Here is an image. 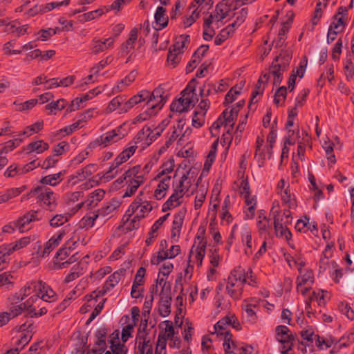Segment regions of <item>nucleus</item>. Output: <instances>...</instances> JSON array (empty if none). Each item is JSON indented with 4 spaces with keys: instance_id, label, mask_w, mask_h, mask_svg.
Wrapping results in <instances>:
<instances>
[{
    "instance_id": "f257e3e1",
    "label": "nucleus",
    "mask_w": 354,
    "mask_h": 354,
    "mask_svg": "<svg viewBox=\"0 0 354 354\" xmlns=\"http://www.w3.org/2000/svg\"><path fill=\"white\" fill-rule=\"evenodd\" d=\"M32 292H35L32 297H37L40 300L37 305L40 304L41 306H43V302L51 303L57 300V295L55 292L42 281L27 282L17 293L12 296V300L21 302Z\"/></svg>"
},
{
    "instance_id": "f03ea898",
    "label": "nucleus",
    "mask_w": 354,
    "mask_h": 354,
    "mask_svg": "<svg viewBox=\"0 0 354 354\" xmlns=\"http://www.w3.org/2000/svg\"><path fill=\"white\" fill-rule=\"evenodd\" d=\"M10 305L8 311L6 313L10 318H14L21 315L24 311H26L30 317H37L45 315L47 313L46 306H41L40 304L37 305L40 300L35 297H30L25 302H17L12 300V297L9 298Z\"/></svg>"
},
{
    "instance_id": "7ed1b4c3",
    "label": "nucleus",
    "mask_w": 354,
    "mask_h": 354,
    "mask_svg": "<svg viewBox=\"0 0 354 354\" xmlns=\"http://www.w3.org/2000/svg\"><path fill=\"white\" fill-rule=\"evenodd\" d=\"M245 284V268L235 267L225 280V293L234 300L241 299Z\"/></svg>"
},
{
    "instance_id": "20e7f679",
    "label": "nucleus",
    "mask_w": 354,
    "mask_h": 354,
    "mask_svg": "<svg viewBox=\"0 0 354 354\" xmlns=\"http://www.w3.org/2000/svg\"><path fill=\"white\" fill-rule=\"evenodd\" d=\"M274 219V228L277 237L285 239L287 241L291 239L292 234L288 225L291 223L292 218L288 209L280 211L273 206L270 211Z\"/></svg>"
},
{
    "instance_id": "39448f33",
    "label": "nucleus",
    "mask_w": 354,
    "mask_h": 354,
    "mask_svg": "<svg viewBox=\"0 0 354 354\" xmlns=\"http://www.w3.org/2000/svg\"><path fill=\"white\" fill-rule=\"evenodd\" d=\"M138 146L136 142H129L127 147L115 158L108 170L104 172L100 179L108 182L114 178L120 171V166L126 162L136 152Z\"/></svg>"
},
{
    "instance_id": "423d86ee",
    "label": "nucleus",
    "mask_w": 354,
    "mask_h": 354,
    "mask_svg": "<svg viewBox=\"0 0 354 354\" xmlns=\"http://www.w3.org/2000/svg\"><path fill=\"white\" fill-rule=\"evenodd\" d=\"M123 179L126 180L127 188L122 196L123 198L134 195L138 188L146 181V178L138 169V167H132L123 174Z\"/></svg>"
},
{
    "instance_id": "0eeeda50",
    "label": "nucleus",
    "mask_w": 354,
    "mask_h": 354,
    "mask_svg": "<svg viewBox=\"0 0 354 354\" xmlns=\"http://www.w3.org/2000/svg\"><path fill=\"white\" fill-rule=\"evenodd\" d=\"M198 99L195 93L194 86H191V82L181 92V97L173 102L171 104V110L179 113L187 111L191 106L198 102Z\"/></svg>"
},
{
    "instance_id": "6e6552de",
    "label": "nucleus",
    "mask_w": 354,
    "mask_h": 354,
    "mask_svg": "<svg viewBox=\"0 0 354 354\" xmlns=\"http://www.w3.org/2000/svg\"><path fill=\"white\" fill-rule=\"evenodd\" d=\"M30 194L36 197L37 203L53 211L57 206L56 194L48 187L38 186L30 191Z\"/></svg>"
},
{
    "instance_id": "1a4fd4ad",
    "label": "nucleus",
    "mask_w": 354,
    "mask_h": 354,
    "mask_svg": "<svg viewBox=\"0 0 354 354\" xmlns=\"http://www.w3.org/2000/svg\"><path fill=\"white\" fill-rule=\"evenodd\" d=\"M124 137V134L122 133V127L120 126L97 137L96 139L89 143L87 149H93L97 147L104 148L118 142Z\"/></svg>"
},
{
    "instance_id": "9d476101",
    "label": "nucleus",
    "mask_w": 354,
    "mask_h": 354,
    "mask_svg": "<svg viewBox=\"0 0 354 354\" xmlns=\"http://www.w3.org/2000/svg\"><path fill=\"white\" fill-rule=\"evenodd\" d=\"M143 195L144 191H140L131 203L127 211L129 216L136 214L137 219H141L145 218L152 210L153 207L151 202L143 200L142 198Z\"/></svg>"
},
{
    "instance_id": "9b49d317",
    "label": "nucleus",
    "mask_w": 354,
    "mask_h": 354,
    "mask_svg": "<svg viewBox=\"0 0 354 354\" xmlns=\"http://www.w3.org/2000/svg\"><path fill=\"white\" fill-rule=\"evenodd\" d=\"M233 316H226L219 320L213 327L214 330L211 331V335H216L217 337H223V344L225 352H230L232 334L227 330V326L232 324Z\"/></svg>"
},
{
    "instance_id": "f8f14e48",
    "label": "nucleus",
    "mask_w": 354,
    "mask_h": 354,
    "mask_svg": "<svg viewBox=\"0 0 354 354\" xmlns=\"http://www.w3.org/2000/svg\"><path fill=\"white\" fill-rule=\"evenodd\" d=\"M120 205L121 202L118 199L113 198L109 201L105 202L96 213H93L92 216L88 218H84L83 220H85V223H86L87 225L93 226L94 221L97 217L113 216V214L118 210Z\"/></svg>"
},
{
    "instance_id": "ddd939ff",
    "label": "nucleus",
    "mask_w": 354,
    "mask_h": 354,
    "mask_svg": "<svg viewBox=\"0 0 354 354\" xmlns=\"http://www.w3.org/2000/svg\"><path fill=\"white\" fill-rule=\"evenodd\" d=\"M275 338L281 344V354H291L294 345L295 337L289 328L283 325H280L275 328Z\"/></svg>"
},
{
    "instance_id": "4468645a",
    "label": "nucleus",
    "mask_w": 354,
    "mask_h": 354,
    "mask_svg": "<svg viewBox=\"0 0 354 354\" xmlns=\"http://www.w3.org/2000/svg\"><path fill=\"white\" fill-rule=\"evenodd\" d=\"M253 0H226L225 3H218L215 8L213 15L215 21L219 22L227 17L231 18L232 9H236L245 2H252Z\"/></svg>"
},
{
    "instance_id": "2eb2a0df",
    "label": "nucleus",
    "mask_w": 354,
    "mask_h": 354,
    "mask_svg": "<svg viewBox=\"0 0 354 354\" xmlns=\"http://www.w3.org/2000/svg\"><path fill=\"white\" fill-rule=\"evenodd\" d=\"M158 283L161 287L159 304L160 314L162 317H167L171 312V286L170 284L167 282L166 279L164 278L158 279Z\"/></svg>"
},
{
    "instance_id": "dca6fc26",
    "label": "nucleus",
    "mask_w": 354,
    "mask_h": 354,
    "mask_svg": "<svg viewBox=\"0 0 354 354\" xmlns=\"http://www.w3.org/2000/svg\"><path fill=\"white\" fill-rule=\"evenodd\" d=\"M72 230L71 225L68 224L64 225L56 234H55L46 243L43 251L41 253V257L44 258L49 255V254L59 245L64 236L68 234Z\"/></svg>"
},
{
    "instance_id": "f3484780",
    "label": "nucleus",
    "mask_w": 354,
    "mask_h": 354,
    "mask_svg": "<svg viewBox=\"0 0 354 354\" xmlns=\"http://www.w3.org/2000/svg\"><path fill=\"white\" fill-rule=\"evenodd\" d=\"M161 135V130L160 129L153 128L150 127H145L141 131L138 132L137 136L131 142H136V145L142 142V145H150L155 140H156Z\"/></svg>"
},
{
    "instance_id": "a211bd4d",
    "label": "nucleus",
    "mask_w": 354,
    "mask_h": 354,
    "mask_svg": "<svg viewBox=\"0 0 354 354\" xmlns=\"http://www.w3.org/2000/svg\"><path fill=\"white\" fill-rule=\"evenodd\" d=\"M289 66L288 59L284 57H277L272 62L270 67V73L274 77V84H279L283 79V74L288 70Z\"/></svg>"
},
{
    "instance_id": "6ab92c4d",
    "label": "nucleus",
    "mask_w": 354,
    "mask_h": 354,
    "mask_svg": "<svg viewBox=\"0 0 354 354\" xmlns=\"http://www.w3.org/2000/svg\"><path fill=\"white\" fill-rule=\"evenodd\" d=\"M165 92L164 88L159 86L153 90L152 93H149V97L147 101V109H151V114L160 110L166 102V97L164 96Z\"/></svg>"
},
{
    "instance_id": "aec40b11",
    "label": "nucleus",
    "mask_w": 354,
    "mask_h": 354,
    "mask_svg": "<svg viewBox=\"0 0 354 354\" xmlns=\"http://www.w3.org/2000/svg\"><path fill=\"white\" fill-rule=\"evenodd\" d=\"M43 212L41 210H30L26 212L21 217L19 218L13 225L19 230V232H23L26 230V227L32 221H40L42 219Z\"/></svg>"
},
{
    "instance_id": "412c9836",
    "label": "nucleus",
    "mask_w": 354,
    "mask_h": 354,
    "mask_svg": "<svg viewBox=\"0 0 354 354\" xmlns=\"http://www.w3.org/2000/svg\"><path fill=\"white\" fill-rule=\"evenodd\" d=\"M34 326L32 323L26 322L19 326V335L17 339L15 344L16 348L19 351L22 350L24 347L30 341L32 335Z\"/></svg>"
},
{
    "instance_id": "4be33fe9",
    "label": "nucleus",
    "mask_w": 354,
    "mask_h": 354,
    "mask_svg": "<svg viewBox=\"0 0 354 354\" xmlns=\"http://www.w3.org/2000/svg\"><path fill=\"white\" fill-rule=\"evenodd\" d=\"M145 331L138 330L136 338L135 354H153V346L150 339L147 338Z\"/></svg>"
},
{
    "instance_id": "5701e85b",
    "label": "nucleus",
    "mask_w": 354,
    "mask_h": 354,
    "mask_svg": "<svg viewBox=\"0 0 354 354\" xmlns=\"http://www.w3.org/2000/svg\"><path fill=\"white\" fill-rule=\"evenodd\" d=\"M115 42V37H110L104 39V40L95 37L91 44V53L94 55L99 54L104 52L106 50L111 48Z\"/></svg>"
},
{
    "instance_id": "b1692460",
    "label": "nucleus",
    "mask_w": 354,
    "mask_h": 354,
    "mask_svg": "<svg viewBox=\"0 0 354 354\" xmlns=\"http://www.w3.org/2000/svg\"><path fill=\"white\" fill-rule=\"evenodd\" d=\"M180 252V248L178 245H172L169 250L158 252L151 258L152 265H158L160 262L167 259H173L178 256Z\"/></svg>"
},
{
    "instance_id": "393cba45",
    "label": "nucleus",
    "mask_w": 354,
    "mask_h": 354,
    "mask_svg": "<svg viewBox=\"0 0 354 354\" xmlns=\"http://www.w3.org/2000/svg\"><path fill=\"white\" fill-rule=\"evenodd\" d=\"M257 228L260 236L268 235L272 229L270 218L266 215V212L261 209L258 212Z\"/></svg>"
},
{
    "instance_id": "a878e982",
    "label": "nucleus",
    "mask_w": 354,
    "mask_h": 354,
    "mask_svg": "<svg viewBox=\"0 0 354 354\" xmlns=\"http://www.w3.org/2000/svg\"><path fill=\"white\" fill-rule=\"evenodd\" d=\"M241 242L245 247V254L247 256L252 255L256 247V241L252 240V232L248 227L243 228L241 232Z\"/></svg>"
},
{
    "instance_id": "bb28decb",
    "label": "nucleus",
    "mask_w": 354,
    "mask_h": 354,
    "mask_svg": "<svg viewBox=\"0 0 354 354\" xmlns=\"http://www.w3.org/2000/svg\"><path fill=\"white\" fill-rule=\"evenodd\" d=\"M197 239L198 241V245L194 249L191 251L192 255H190L189 258H192L193 257L196 261L198 266L202 265L203 259L205 254V249L207 245V241L203 236H197Z\"/></svg>"
},
{
    "instance_id": "cd10ccee",
    "label": "nucleus",
    "mask_w": 354,
    "mask_h": 354,
    "mask_svg": "<svg viewBox=\"0 0 354 354\" xmlns=\"http://www.w3.org/2000/svg\"><path fill=\"white\" fill-rule=\"evenodd\" d=\"M155 180L158 181V185L154 190L153 196L156 200H161L166 196L169 188L171 178L163 177L162 179L155 177Z\"/></svg>"
},
{
    "instance_id": "c85d7f7f",
    "label": "nucleus",
    "mask_w": 354,
    "mask_h": 354,
    "mask_svg": "<svg viewBox=\"0 0 354 354\" xmlns=\"http://www.w3.org/2000/svg\"><path fill=\"white\" fill-rule=\"evenodd\" d=\"M173 187L176 190H180L183 196L185 195L189 196L194 191V187H192V180L185 174L183 175L178 183L174 185Z\"/></svg>"
},
{
    "instance_id": "c756f323",
    "label": "nucleus",
    "mask_w": 354,
    "mask_h": 354,
    "mask_svg": "<svg viewBox=\"0 0 354 354\" xmlns=\"http://www.w3.org/2000/svg\"><path fill=\"white\" fill-rule=\"evenodd\" d=\"M185 124V122L183 120H179L178 121L177 124L174 126L171 129V131L168 133L169 136L167 141L165 142V147H161L160 152H162L163 150H165L166 148H168L180 136H181Z\"/></svg>"
},
{
    "instance_id": "7c9ffc66",
    "label": "nucleus",
    "mask_w": 354,
    "mask_h": 354,
    "mask_svg": "<svg viewBox=\"0 0 354 354\" xmlns=\"http://www.w3.org/2000/svg\"><path fill=\"white\" fill-rule=\"evenodd\" d=\"M97 168V167L95 164H89L84 168L77 170L75 175L71 176L70 180H74L73 184H75L79 181H82L95 172Z\"/></svg>"
},
{
    "instance_id": "2f4dec72",
    "label": "nucleus",
    "mask_w": 354,
    "mask_h": 354,
    "mask_svg": "<svg viewBox=\"0 0 354 354\" xmlns=\"http://www.w3.org/2000/svg\"><path fill=\"white\" fill-rule=\"evenodd\" d=\"M149 97V92L147 90H142L139 92L138 94L131 97L129 100L125 101L124 105L122 106V111H128L133 106L140 103L144 101H147L148 97Z\"/></svg>"
},
{
    "instance_id": "473e14b6",
    "label": "nucleus",
    "mask_w": 354,
    "mask_h": 354,
    "mask_svg": "<svg viewBox=\"0 0 354 354\" xmlns=\"http://www.w3.org/2000/svg\"><path fill=\"white\" fill-rule=\"evenodd\" d=\"M174 192L167 201L162 205V211L166 212L167 210L176 208L180 205L183 203L182 192L180 190H176L173 187Z\"/></svg>"
},
{
    "instance_id": "72a5a7b5",
    "label": "nucleus",
    "mask_w": 354,
    "mask_h": 354,
    "mask_svg": "<svg viewBox=\"0 0 354 354\" xmlns=\"http://www.w3.org/2000/svg\"><path fill=\"white\" fill-rule=\"evenodd\" d=\"M138 29L137 28H133L131 30L127 40L121 46L122 53L128 54L135 48L138 37Z\"/></svg>"
},
{
    "instance_id": "f704fd0d",
    "label": "nucleus",
    "mask_w": 354,
    "mask_h": 354,
    "mask_svg": "<svg viewBox=\"0 0 354 354\" xmlns=\"http://www.w3.org/2000/svg\"><path fill=\"white\" fill-rule=\"evenodd\" d=\"M85 265L82 263H77L70 270V272L65 277L64 282L68 283L84 273Z\"/></svg>"
},
{
    "instance_id": "c9c22d12",
    "label": "nucleus",
    "mask_w": 354,
    "mask_h": 354,
    "mask_svg": "<svg viewBox=\"0 0 354 354\" xmlns=\"http://www.w3.org/2000/svg\"><path fill=\"white\" fill-rule=\"evenodd\" d=\"M125 102V97L123 95H118L113 98L109 103L106 108V112L107 113H112L116 110H118L119 113H126L127 111H122V108Z\"/></svg>"
},
{
    "instance_id": "e433bc0d",
    "label": "nucleus",
    "mask_w": 354,
    "mask_h": 354,
    "mask_svg": "<svg viewBox=\"0 0 354 354\" xmlns=\"http://www.w3.org/2000/svg\"><path fill=\"white\" fill-rule=\"evenodd\" d=\"M255 306V304L246 303L245 301L242 305V309L244 311L243 317L246 321L251 324H255L257 320V316L254 310Z\"/></svg>"
},
{
    "instance_id": "4c0bfd02",
    "label": "nucleus",
    "mask_w": 354,
    "mask_h": 354,
    "mask_svg": "<svg viewBox=\"0 0 354 354\" xmlns=\"http://www.w3.org/2000/svg\"><path fill=\"white\" fill-rule=\"evenodd\" d=\"M104 189H97L88 195L85 203L88 207H95L104 198Z\"/></svg>"
},
{
    "instance_id": "58836bf2",
    "label": "nucleus",
    "mask_w": 354,
    "mask_h": 354,
    "mask_svg": "<svg viewBox=\"0 0 354 354\" xmlns=\"http://www.w3.org/2000/svg\"><path fill=\"white\" fill-rule=\"evenodd\" d=\"M218 147V140L214 141L212 146L211 149L207 156L206 160L204 164V167L202 171V174H204L205 172L208 173L212 163L214 162L215 158H216V154Z\"/></svg>"
},
{
    "instance_id": "ea45409f",
    "label": "nucleus",
    "mask_w": 354,
    "mask_h": 354,
    "mask_svg": "<svg viewBox=\"0 0 354 354\" xmlns=\"http://www.w3.org/2000/svg\"><path fill=\"white\" fill-rule=\"evenodd\" d=\"M48 144L40 140L29 143L25 148V150L27 153L36 152L39 154L48 149Z\"/></svg>"
},
{
    "instance_id": "a19ab883",
    "label": "nucleus",
    "mask_w": 354,
    "mask_h": 354,
    "mask_svg": "<svg viewBox=\"0 0 354 354\" xmlns=\"http://www.w3.org/2000/svg\"><path fill=\"white\" fill-rule=\"evenodd\" d=\"M165 12L166 10L163 7L158 6L157 8L154 18L158 29H162L168 24V17L166 15Z\"/></svg>"
},
{
    "instance_id": "79ce46f5",
    "label": "nucleus",
    "mask_w": 354,
    "mask_h": 354,
    "mask_svg": "<svg viewBox=\"0 0 354 354\" xmlns=\"http://www.w3.org/2000/svg\"><path fill=\"white\" fill-rule=\"evenodd\" d=\"M253 350L250 345H236L232 339L230 352H225V354H252Z\"/></svg>"
},
{
    "instance_id": "37998d69",
    "label": "nucleus",
    "mask_w": 354,
    "mask_h": 354,
    "mask_svg": "<svg viewBox=\"0 0 354 354\" xmlns=\"http://www.w3.org/2000/svg\"><path fill=\"white\" fill-rule=\"evenodd\" d=\"M281 196V199L285 205L290 209H295L297 207V202L295 195L290 192V188L283 189V192L279 193Z\"/></svg>"
},
{
    "instance_id": "c03bdc74",
    "label": "nucleus",
    "mask_w": 354,
    "mask_h": 354,
    "mask_svg": "<svg viewBox=\"0 0 354 354\" xmlns=\"http://www.w3.org/2000/svg\"><path fill=\"white\" fill-rule=\"evenodd\" d=\"M64 174L65 171H62L54 174L46 176L40 180V183L43 185L56 186L63 180Z\"/></svg>"
},
{
    "instance_id": "a18cd8bd",
    "label": "nucleus",
    "mask_w": 354,
    "mask_h": 354,
    "mask_svg": "<svg viewBox=\"0 0 354 354\" xmlns=\"http://www.w3.org/2000/svg\"><path fill=\"white\" fill-rule=\"evenodd\" d=\"M236 9H232V17H234L235 20L233 23L229 24L232 28L234 30L239 27L245 20L248 16V9L246 8H243L237 12H234Z\"/></svg>"
},
{
    "instance_id": "49530a36",
    "label": "nucleus",
    "mask_w": 354,
    "mask_h": 354,
    "mask_svg": "<svg viewBox=\"0 0 354 354\" xmlns=\"http://www.w3.org/2000/svg\"><path fill=\"white\" fill-rule=\"evenodd\" d=\"M43 127H44V122L42 120L37 121L31 125L27 126L24 129V131H21L18 134V136L21 137V136H24L26 138H28L30 136L40 131L43 129Z\"/></svg>"
},
{
    "instance_id": "de8ad7c7",
    "label": "nucleus",
    "mask_w": 354,
    "mask_h": 354,
    "mask_svg": "<svg viewBox=\"0 0 354 354\" xmlns=\"http://www.w3.org/2000/svg\"><path fill=\"white\" fill-rule=\"evenodd\" d=\"M313 282L314 275L311 270H305L303 273L300 271V275L297 279V283H299V286H310Z\"/></svg>"
},
{
    "instance_id": "09e8293b",
    "label": "nucleus",
    "mask_w": 354,
    "mask_h": 354,
    "mask_svg": "<svg viewBox=\"0 0 354 354\" xmlns=\"http://www.w3.org/2000/svg\"><path fill=\"white\" fill-rule=\"evenodd\" d=\"M70 217L68 213L56 214L49 219V225L53 228L62 226L68 221Z\"/></svg>"
},
{
    "instance_id": "8fccbe9b",
    "label": "nucleus",
    "mask_w": 354,
    "mask_h": 354,
    "mask_svg": "<svg viewBox=\"0 0 354 354\" xmlns=\"http://www.w3.org/2000/svg\"><path fill=\"white\" fill-rule=\"evenodd\" d=\"M12 253L9 244L0 246V271L4 269L8 263V257Z\"/></svg>"
},
{
    "instance_id": "3c124183",
    "label": "nucleus",
    "mask_w": 354,
    "mask_h": 354,
    "mask_svg": "<svg viewBox=\"0 0 354 354\" xmlns=\"http://www.w3.org/2000/svg\"><path fill=\"white\" fill-rule=\"evenodd\" d=\"M238 111L239 109L233 108L230 112L227 111V109L223 112L222 119L224 120L225 129H233L234 120Z\"/></svg>"
},
{
    "instance_id": "603ef678",
    "label": "nucleus",
    "mask_w": 354,
    "mask_h": 354,
    "mask_svg": "<svg viewBox=\"0 0 354 354\" xmlns=\"http://www.w3.org/2000/svg\"><path fill=\"white\" fill-rule=\"evenodd\" d=\"M182 52L171 47L167 55V63L169 66L175 68L180 62L182 57Z\"/></svg>"
},
{
    "instance_id": "864d4df0",
    "label": "nucleus",
    "mask_w": 354,
    "mask_h": 354,
    "mask_svg": "<svg viewBox=\"0 0 354 354\" xmlns=\"http://www.w3.org/2000/svg\"><path fill=\"white\" fill-rule=\"evenodd\" d=\"M66 102L64 99L61 98L57 101H53L45 106L46 110L49 111L48 114L55 115L58 111H61L65 108Z\"/></svg>"
},
{
    "instance_id": "5fc2aeb1",
    "label": "nucleus",
    "mask_w": 354,
    "mask_h": 354,
    "mask_svg": "<svg viewBox=\"0 0 354 354\" xmlns=\"http://www.w3.org/2000/svg\"><path fill=\"white\" fill-rule=\"evenodd\" d=\"M230 205V196H227L223 203L220 217L223 221L230 223L232 221V216L229 212Z\"/></svg>"
},
{
    "instance_id": "6e6d98bb",
    "label": "nucleus",
    "mask_w": 354,
    "mask_h": 354,
    "mask_svg": "<svg viewBox=\"0 0 354 354\" xmlns=\"http://www.w3.org/2000/svg\"><path fill=\"white\" fill-rule=\"evenodd\" d=\"M234 32V28H232L230 25L222 29L220 33L216 37L214 44L216 46L221 45L232 33Z\"/></svg>"
},
{
    "instance_id": "4d7b16f0",
    "label": "nucleus",
    "mask_w": 354,
    "mask_h": 354,
    "mask_svg": "<svg viewBox=\"0 0 354 354\" xmlns=\"http://www.w3.org/2000/svg\"><path fill=\"white\" fill-rule=\"evenodd\" d=\"M301 337L303 340L306 341V344H312L315 339H317V335L315 334L313 326H307L300 331Z\"/></svg>"
},
{
    "instance_id": "13d9d810",
    "label": "nucleus",
    "mask_w": 354,
    "mask_h": 354,
    "mask_svg": "<svg viewBox=\"0 0 354 354\" xmlns=\"http://www.w3.org/2000/svg\"><path fill=\"white\" fill-rule=\"evenodd\" d=\"M263 78L265 79L266 81H267L269 79V75L265 74L263 77H261L258 80L255 90L252 92V94L250 106H251V104L253 103L257 102L258 100H255L257 96L259 95H261L263 92V88L261 87Z\"/></svg>"
},
{
    "instance_id": "bf43d9fd",
    "label": "nucleus",
    "mask_w": 354,
    "mask_h": 354,
    "mask_svg": "<svg viewBox=\"0 0 354 354\" xmlns=\"http://www.w3.org/2000/svg\"><path fill=\"white\" fill-rule=\"evenodd\" d=\"M326 292H325L322 290H318L317 291H314L313 292L312 296L310 297V298L308 299V301L311 303L313 301L315 300L317 302L319 306H325V304H326Z\"/></svg>"
},
{
    "instance_id": "052dcab7",
    "label": "nucleus",
    "mask_w": 354,
    "mask_h": 354,
    "mask_svg": "<svg viewBox=\"0 0 354 354\" xmlns=\"http://www.w3.org/2000/svg\"><path fill=\"white\" fill-rule=\"evenodd\" d=\"M189 44V36L182 35L176 38L172 48L183 53V49Z\"/></svg>"
},
{
    "instance_id": "680f3d73",
    "label": "nucleus",
    "mask_w": 354,
    "mask_h": 354,
    "mask_svg": "<svg viewBox=\"0 0 354 354\" xmlns=\"http://www.w3.org/2000/svg\"><path fill=\"white\" fill-rule=\"evenodd\" d=\"M174 171V167L171 162H167L160 168L158 174L156 177L158 178H163V177H170L171 178V174Z\"/></svg>"
},
{
    "instance_id": "e2e57ef3",
    "label": "nucleus",
    "mask_w": 354,
    "mask_h": 354,
    "mask_svg": "<svg viewBox=\"0 0 354 354\" xmlns=\"http://www.w3.org/2000/svg\"><path fill=\"white\" fill-rule=\"evenodd\" d=\"M339 347H347L354 342V330L345 333L339 340Z\"/></svg>"
},
{
    "instance_id": "0e129e2a",
    "label": "nucleus",
    "mask_w": 354,
    "mask_h": 354,
    "mask_svg": "<svg viewBox=\"0 0 354 354\" xmlns=\"http://www.w3.org/2000/svg\"><path fill=\"white\" fill-rule=\"evenodd\" d=\"M346 19L347 18H344L343 16H335L334 20L330 24V27L335 29L337 32H342L344 28Z\"/></svg>"
},
{
    "instance_id": "69168bd1",
    "label": "nucleus",
    "mask_w": 354,
    "mask_h": 354,
    "mask_svg": "<svg viewBox=\"0 0 354 354\" xmlns=\"http://www.w3.org/2000/svg\"><path fill=\"white\" fill-rule=\"evenodd\" d=\"M30 237L26 236L17 240L14 243H9L12 252H13L14 251L20 250L26 247L30 243Z\"/></svg>"
},
{
    "instance_id": "338daca9",
    "label": "nucleus",
    "mask_w": 354,
    "mask_h": 354,
    "mask_svg": "<svg viewBox=\"0 0 354 354\" xmlns=\"http://www.w3.org/2000/svg\"><path fill=\"white\" fill-rule=\"evenodd\" d=\"M200 11H198V8H194L192 11V15L189 17H185L183 19V24L185 28L189 27L192 25L199 17Z\"/></svg>"
},
{
    "instance_id": "774afa93",
    "label": "nucleus",
    "mask_w": 354,
    "mask_h": 354,
    "mask_svg": "<svg viewBox=\"0 0 354 354\" xmlns=\"http://www.w3.org/2000/svg\"><path fill=\"white\" fill-rule=\"evenodd\" d=\"M69 150V145L67 142L62 141L55 145L53 149V154L56 157L66 153Z\"/></svg>"
}]
</instances>
